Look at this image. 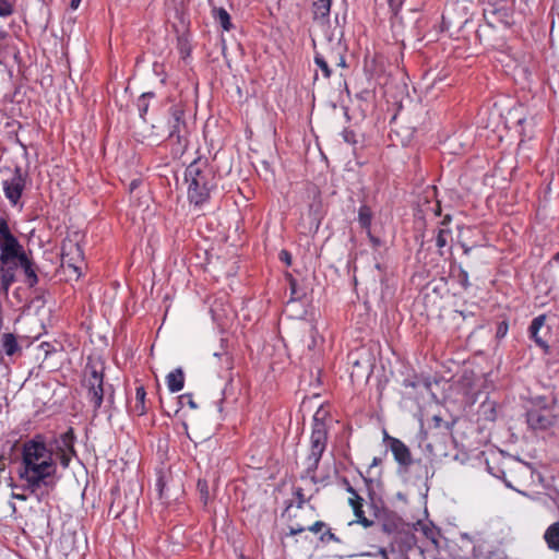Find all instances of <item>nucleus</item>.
I'll list each match as a JSON object with an SVG mask.
<instances>
[{"label":"nucleus","instance_id":"nucleus-44","mask_svg":"<svg viewBox=\"0 0 559 559\" xmlns=\"http://www.w3.org/2000/svg\"><path fill=\"white\" fill-rule=\"evenodd\" d=\"M305 531H306V528L304 526H296V527L292 526L289 533H290V535H297Z\"/></svg>","mask_w":559,"mask_h":559},{"label":"nucleus","instance_id":"nucleus-13","mask_svg":"<svg viewBox=\"0 0 559 559\" xmlns=\"http://www.w3.org/2000/svg\"><path fill=\"white\" fill-rule=\"evenodd\" d=\"M390 450L393 453L394 460L403 467H409L413 463V457L408 447L397 438L389 437Z\"/></svg>","mask_w":559,"mask_h":559},{"label":"nucleus","instance_id":"nucleus-48","mask_svg":"<svg viewBox=\"0 0 559 559\" xmlns=\"http://www.w3.org/2000/svg\"><path fill=\"white\" fill-rule=\"evenodd\" d=\"M450 221H451V216L448 214V215H445V216L443 217V219H442L441 224H442V225H447V224H449V223H450Z\"/></svg>","mask_w":559,"mask_h":559},{"label":"nucleus","instance_id":"nucleus-47","mask_svg":"<svg viewBox=\"0 0 559 559\" xmlns=\"http://www.w3.org/2000/svg\"><path fill=\"white\" fill-rule=\"evenodd\" d=\"M185 397L188 400V404H189L192 408H197V404H195V403H194V401L192 400V396H191V395H186Z\"/></svg>","mask_w":559,"mask_h":559},{"label":"nucleus","instance_id":"nucleus-39","mask_svg":"<svg viewBox=\"0 0 559 559\" xmlns=\"http://www.w3.org/2000/svg\"><path fill=\"white\" fill-rule=\"evenodd\" d=\"M295 495H296V498H297V507H298V508H301V507L304 506V503L306 502V499H305V496H304L302 489H301V488H298V489L295 491Z\"/></svg>","mask_w":559,"mask_h":559},{"label":"nucleus","instance_id":"nucleus-11","mask_svg":"<svg viewBox=\"0 0 559 559\" xmlns=\"http://www.w3.org/2000/svg\"><path fill=\"white\" fill-rule=\"evenodd\" d=\"M319 55L323 57L331 66L336 68H345L344 47L341 41L333 43L329 40L328 45L319 51Z\"/></svg>","mask_w":559,"mask_h":559},{"label":"nucleus","instance_id":"nucleus-49","mask_svg":"<svg viewBox=\"0 0 559 559\" xmlns=\"http://www.w3.org/2000/svg\"><path fill=\"white\" fill-rule=\"evenodd\" d=\"M462 248L465 254H468L471 252V247L466 246L465 243H462Z\"/></svg>","mask_w":559,"mask_h":559},{"label":"nucleus","instance_id":"nucleus-20","mask_svg":"<svg viewBox=\"0 0 559 559\" xmlns=\"http://www.w3.org/2000/svg\"><path fill=\"white\" fill-rule=\"evenodd\" d=\"M146 392L143 385L135 389V399L131 404V412L138 416H143L147 412L145 404Z\"/></svg>","mask_w":559,"mask_h":559},{"label":"nucleus","instance_id":"nucleus-40","mask_svg":"<svg viewBox=\"0 0 559 559\" xmlns=\"http://www.w3.org/2000/svg\"><path fill=\"white\" fill-rule=\"evenodd\" d=\"M320 539L322 542H328V540H335L337 542V537L335 536V534H333L331 531H326L324 534L321 535Z\"/></svg>","mask_w":559,"mask_h":559},{"label":"nucleus","instance_id":"nucleus-26","mask_svg":"<svg viewBox=\"0 0 559 559\" xmlns=\"http://www.w3.org/2000/svg\"><path fill=\"white\" fill-rule=\"evenodd\" d=\"M216 21L221 24V26L225 29V31H229L233 25H231V22H230V16L228 14V12L221 8L216 11Z\"/></svg>","mask_w":559,"mask_h":559},{"label":"nucleus","instance_id":"nucleus-54","mask_svg":"<svg viewBox=\"0 0 559 559\" xmlns=\"http://www.w3.org/2000/svg\"><path fill=\"white\" fill-rule=\"evenodd\" d=\"M380 460L374 459L372 465H377Z\"/></svg>","mask_w":559,"mask_h":559},{"label":"nucleus","instance_id":"nucleus-35","mask_svg":"<svg viewBox=\"0 0 559 559\" xmlns=\"http://www.w3.org/2000/svg\"><path fill=\"white\" fill-rule=\"evenodd\" d=\"M388 4L394 15H396L404 2V0H386Z\"/></svg>","mask_w":559,"mask_h":559},{"label":"nucleus","instance_id":"nucleus-2","mask_svg":"<svg viewBox=\"0 0 559 559\" xmlns=\"http://www.w3.org/2000/svg\"><path fill=\"white\" fill-rule=\"evenodd\" d=\"M188 183V198L195 205L204 203L215 187V175L206 162L194 160L185 173Z\"/></svg>","mask_w":559,"mask_h":559},{"label":"nucleus","instance_id":"nucleus-3","mask_svg":"<svg viewBox=\"0 0 559 559\" xmlns=\"http://www.w3.org/2000/svg\"><path fill=\"white\" fill-rule=\"evenodd\" d=\"M326 412L322 408H319L313 416V426L312 432L310 437V454L308 456V465L307 468L309 471H313L318 467V464L321 460V456L326 448L328 440V427L324 423V418L326 417Z\"/></svg>","mask_w":559,"mask_h":559},{"label":"nucleus","instance_id":"nucleus-12","mask_svg":"<svg viewBox=\"0 0 559 559\" xmlns=\"http://www.w3.org/2000/svg\"><path fill=\"white\" fill-rule=\"evenodd\" d=\"M25 186V180L22 176L21 169L16 168L12 178L3 182V190L5 197L13 203L16 204L22 195V191Z\"/></svg>","mask_w":559,"mask_h":559},{"label":"nucleus","instance_id":"nucleus-46","mask_svg":"<svg viewBox=\"0 0 559 559\" xmlns=\"http://www.w3.org/2000/svg\"><path fill=\"white\" fill-rule=\"evenodd\" d=\"M404 386H411V388H415L416 386V383L409 379H405L404 382H403Z\"/></svg>","mask_w":559,"mask_h":559},{"label":"nucleus","instance_id":"nucleus-25","mask_svg":"<svg viewBox=\"0 0 559 559\" xmlns=\"http://www.w3.org/2000/svg\"><path fill=\"white\" fill-rule=\"evenodd\" d=\"M362 506H364V502L361 503H357V504H353L350 506L353 508V511H354V514L356 516V522L361 524L364 527H370L373 525V521L367 519L365 516V512L362 510Z\"/></svg>","mask_w":559,"mask_h":559},{"label":"nucleus","instance_id":"nucleus-33","mask_svg":"<svg viewBox=\"0 0 559 559\" xmlns=\"http://www.w3.org/2000/svg\"><path fill=\"white\" fill-rule=\"evenodd\" d=\"M342 136L344 139V141L348 144H356L357 143V140H356V133L353 131V130H348V129H345L343 132H342Z\"/></svg>","mask_w":559,"mask_h":559},{"label":"nucleus","instance_id":"nucleus-18","mask_svg":"<svg viewBox=\"0 0 559 559\" xmlns=\"http://www.w3.org/2000/svg\"><path fill=\"white\" fill-rule=\"evenodd\" d=\"M21 352V347L17 340L12 333H4L1 336L0 353H4L8 356H13Z\"/></svg>","mask_w":559,"mask_h":559},{"label":"nucleus","instance_id":"nucleus-52","mask_svg":"<svg viewBox=\"0 0 559 559\" xmlns=\"http://www.w3.org/2000/svg\"><path fill=\"white\" fill-rule=\"evenodd\" d=\"M134 188H136V181H132L131 185H130V189L133 190Z\"/></svg>","mask_w":559,"mask_h":559},{"label":"nucleus","instance_id":"nucleus-14","mask_svg":"<svg viewBox=\"0 0 559 559\" xmlns=\"http://www.w3.org/2000/svg\"><path fill=\"white\" fill-rule=\"evenodd\" d=\"M407 525L395 512L385 511L381 515V530L386 534H400L406 530Z\"/></svg>","mask_w":559,"mask_h":559},{"label":"nucleus","instance_id":"nucleus-45","mask_svg":"<svg viewBox=\"0 0 559 559\" xmlns=\"http://www.w3.org/2000/svg\"><path fill=\"white\" fill-rule=\"evenodd\" d=\"M81 1H82V0H71V2H70V8H71L72 10H76V9L79 8V5H80Z\"/></svg>","mask_w":559,"mask_h":559},{"label":"nucleus","instance_id":"nucleus-43","mask_svg":"<svg viewBox=\"0 0 559 559\" xmlns=\"http://www.w3.org/2000/svg\"><path fill=\"white\" fill-rule=\"evenodd\" d=\"M343 483L345 485L346 491L350 495V497H353V495H355L357 491L350 486L346 478L343 479Z\"/></svg>","mask_w":559,"mask_h":559},{"label":"nucleus","instance_id":"nucleus-23","mask_svg":"<svg viewBox=\"0 0 559 559\" xmlns=\"http://www.w3.org/2000/svg\"><path fill=\"white\" fill-rule=\"evenodd\" d=\"M332 0H316L312 5L314 20H324L330 14Z\"/></svg>","mask_w":559,"mask_h":559},{"label":"nucleus","instance_id":"nucleus-42","mask_svg":"<svg viewBox=\"0 0 559 559\" xmlns=\"http://www.w3.org/2000/svg\"><path fill=\"white\" fill-rule=\"evenodd\" d=\"M367 234H368V237H369V239H370V241L372 242V245H373V247H374V248H377V247H379V246L381 245V240H380L378 237H374V236L371 234L370 229H369V230H367Z\"/></svg>","mask_w":559,"mask_h":559},{"label":"nucleus","instance_id":"nucleus-17","mask_svg":"<svg viewBox=\"0 0 559 559\" xmlns=\"http://www.w3.org/2000/svg\"><path fill=\"white\" fill-rule=\"evenodd\" d=\"M21 269L25 275V283L28 287H34L38 283V276L36 274V266L34 262L24 252Z\"/></svg>","mask_w":559,"mask_h":559},{"label":"nucleus","instance_id":"nucleus-38","mask_svg":"<svg viewBox=\"0 0 559 559\" xmlns=\"http://www.w3.org/2000/svg\"><path fill=\"white\" fill-rule=\"evenodd\" d=\"M280 260L284 262L287 265H290L292 263V255L287 250H282L280 252Z\"/></svg>","mask_w":559,"mask_h":559},{"label":"nucleus","instance_id":"nucleus-8","mask_svg":"<svg viewBox=\"0 0 559 559\" xmlns=\"http://www.w3.org/2000/svg\"><path fill=\"white\" fill-rule=\"evenodd\" d=\"M15 252H24V248L12 234L8 221L0 217V254L5 261L8 258L15 255Z\"/></svg>","mask_w":559,"mask_h":559},{"label":"nucleus","instance_id":"nucleus-6","mask_svg":"<svg viewBox=\"0 0 559 559\" xmlns=\"http://www.w3.org/2000/svg\"><path fill=\"white\" fill-rule=\"evenodd\" d=\"M182 116L183 111L181 109L171 108L170 117L167 122L162 123V126H166V130L159 134L169 140H175L180 150L185 148L187 145V124Z\"/></svg>","mask_w":559,"mask_h":559},{"label":"nucleus","instance_id":"nucleus-55","mask_svg":"<svg viewBox=\"0 0 559 559\" xmlns=\"http://www.w3.org/2000/svg\"><path fill=\"white\" fill-rule=\"evenodd\" d=\"M556 259H557V260L559 259V252L556 254Z\"/></svg>","mask_w":559,"mask_h":559},{"label":"nucleus","instance_id":"nucleus-5","mask_svg":"<svg viewBox=\"0 0 559 559\" xmlns=\"http://www.w3.org/2000/svg\"><path fill=\"white\" fill-rule=\"evenodd\" d=\"M104 367L100 362L88 361L85 371L83 385L87 389V397L94 409L102 406L104 400Z\"/></svg>","mask_w":559,"mask_h":559},{"label":"nucleus","instance_id":"nucleus-1","mask_svg":"<svg viewBox=\"0 0 559 559\" xmlns=\"http://www.w3.org/2000/svg\"><path fill=\"white\" fill-rule=\"evenodd\" d=\"M57 463L55 449L47 448L41 436H35L23 444L22 464L19 471L24 488L35 493L40 488L56 486Z\"/></svg>","mask_w":559,"mask_h":559},{"label":"nucleus","instance_id":"nucleus-36","mask_svg":"<svg viewBox=\"0 0 559 559\" xmlns=\"http://www.w3.org/2000/svg\"><path fill=\"white\" fill-rule=\"evenodd\" d=\"M290 294L292 299H301V297L304 296L302 294H299L297 289V283L295 280H290Z\"/></svg>","mask_w":559,"mask_h":559},{"label":"nucleus","instance_id":"nucleus-29","mask_svg":"<svg viewBox=\"0 0 559 559\" xmlns=\"http://www.w3.org/2000/svg\"><path fill=\"white\" fill-rule=\"evenodd\" d=\"M153 96H154L153 93H144L139 98V100H138V108H139L140 115L142 117L147 112V109H148V103H147L146 98L147 97H153Z\"/></svg>","mask_w":559,"mask_h":559},{"label":"nucleus","instance_id":"nucleus-21","mask_svg":"<svg viewBox=\"0 0 559 559\" xmlns=\"http://www.w3.org/2000/svg\"><path fill=\"white\" fill-rule=\"evenodd\" d=\"M167 386L170 392H179L182 390L185 384V376L181 368H177L170 373H168L167 378Z\"/></svg>","mask_w":559,"mask_h":559},{"label":"nucleus","instance_id":"nucleus-41","mask_svg":"<svg viewBox=\"0 0 559 559\" xmlns=\"http://www.w3.org/2000/svg\"><path fill=\"white\" fill-rule=\"evenodd\" d=\"M361 502H364V498H361V497L358 495V492H356L355 495H353V497H349V499H348V503H349L350 506H353V504H357V503H361Z\"/></svg>","mask_w":559,"mask_h":559},{"label":"nucleus","instance_id":"nucleus-15","mask_svg":"<svg viewBox=\"0 0 559 559\" xmlns=\"http://www.w3.org/2000/svg\"><path fill=\"white\" fill-rule=\"evenodd\" d=\"M508 15V9L504 5L488 4L484 8V17L492 27L498 23H507Z\"/></svg>","mask_w":559,"mask_h":559},{"label":"nucleus","instance_id":"nucleus-53","mask_svg":"<svg viewBox=\"0 0 559 559\" xmlns=\"http://www.w3.org/2000/svg\"><path fill=\"white\" fill-rule=\"evenodd\" d=\"M14 497H15L16 499H20V500H25V499H26V497H25V496H20V495H15Z\"/></svg>","mask_w":559,"mask_h":559},{"label":"nucleus","instance_id":"nucleus-28","mask_svg":"<svg viewBox=\"0 0 559 559\" xmlns=\"http://www.w3.org/2000/svg\"><path fill=\"white\" fill-rule=\"evenodd\" d=\"M14 12V0H0V16L8 17Z\"/></svg>","mask_w":559,"mask_h":559},{"label":"nucleus","instance_id":"nucleus-31","mask_svg":"<svg viewBox=\"0 0 559 559\" xmlns=\"http://www.w3.org/2000/svg\"><path fill=\"white\" fill-rule=\"evenodd\" d=\"M198 489H199L201 499L204 501V503H206L209 500V486H207L206 480L199 479Z\"/></svg>","mask_w":559,"mask_h":559},{"label":"nucleus","instance_id":"nucleus-50","mask_svg":"<svg viewBox=\"0 0 559 559\" xmlns=\"http://www.w3.org/2000/svg\"><path fill=\"white\" fill-rule=\"evenodd\" d=\"M433 420L436 421V426H439V424L442 421L439 416H433Z\"/></svg>","mask_w":559,"mask_h":559},{"label":"nucleus","instance_id":"nucleus-22","mask_svg":"<svg viewBox=\"0 0 559 559\" xmlns=\"http://www.w3.org/2000/svg\"><path fill=\"white\" fill-rule=\"evenodd\" d=\"M544 539L549 549L559 551V522L551 524L544 534Z\"/></svg>","mask_w":559,"mask_h":559},{"label":"nucleus","instance_id":"nucleus-4","mask_svg":"<svg viewBox=\"0 0 559 559\" xmlns=\"http://www.w3.org/2000/svg\"><path fill=\"white\" fill-rule=\"evenodd\" d=\"M526 421L534 431L548 430L557 423V415L550 407L546 397H536L526 412Z\"/></svg>","mask_w":559,"mask_h":559},{"label":"nucleus","instance_id":"nucleus-16","mask_svg":"<svg viewBox=\"0 0 559 559\" xmlns=\"http://www.w3.org/2000/svg\"><path fill=\"white\" fill-rule=\"evenodd\" d=\"M127 497L122 498L120 495L116 496L110 504L109 514L114 515V518H133L134 515V502L131 501V506H127L123 500Z\"/></svg>","mask_w":559,"mask_h":559},{"label":"nucleus","instance_id":"nucleus-27","mask_svg":"<svg viewBox=\"0 0 559 559\" xmlns=\"http://www.w3.org/2000/svg\"><path fill=\"white\" fill-rule=\"evenodd\" d=\"M314 62L323 72L324 78L329 79L332 73L331 64L319 55V51L316 52Z\"/></svg>","mask_w":559,"mask_h":559},{"label":"nucleus","instance_id":"nucleus-7","mask_svg":"<svg viewBox=\"0 0 559 559\" xmlns=\"http://www.w3.org/2000/svg\"><path fill=\"white\" fill-rule=\"evenodd\" d=\"M24 252H15V255L4 261L0 254V292L8 295L11 285L15 282V271L21 267Z\"/></svg>","mask_w":559,"mask_h":559},{"label":"nucleus","instance_id":"nucleus-37","mask_svg":"<svg viewBox=\"0 0 559 559\" xmlns=\"http://www.w3.org/2000/svg\"><path fill=\"white\" fill-rule=\"evenodd\" d=\"M325 527V523L322 521H317L314 524L308 527V530L312 533H319Z\"/></svg>","mask_w":559,"mask_h":559},{"label":"nucleus","instance_id":"nucleus-24","mask_svg":"<svg viewBox=\"0 0 559 559\" xmlns=\"http://www.w3.org/2000/svg\"><path fill=\"white\" fill-rule=\"evenodd\" d=\"M373 213L367 204H362L358 210V222L361 228L369 230L372 222Z\"/></svg>","mask_w":559,"mask_h":559},{"label":"nucleus","instance_id":"nucleus-10","mask_svg":"<svg viewBox=\"0 0 559 559\" xmlns=\"http://www.w3.org/2000/svg\"><path fill=\"white\" fill-rule=\"evenodd\" d=\"M74 432L72 428L61 435L60 440H56L55 459H59L63 467H68L71 456L75 453L74 447Z\"/></svg>","mask_w":559,"mask_h":559},{"label":"nucleus","instance_id":"nucleus-30","mask_svg":"<svg viewBox=\"0 0 559 559\" xmlns=\"http://www.w3.org/2000/svg\"><path fill=\"white\" fill-rule=\"evenodd\" d=\"M450 235V230L440 228L437 234L436 243L439 248H443L448 243V236Z\"/></svg>","mask_w":559,"mask_h":559},{"label":"nucleus","instance_id":"nucleus-19","mask_svg":"<svg viewBox=\"0 0 559 559\" xmlns=\"http://www.w3.org/2000/svg\"><path fill=\"white\" fill-rule=\"evenodd\" d=\"M546 321V317L544 314L538 316L533 319L531 325H530V334L531 337L536 342L538 346L542 348H547V342L543 340V337L539 336V331L542 328H544Z\"/></svg>","mask_w":559,"mask_h":559},{"label":"nucleus","instance_id":"nucleus-51","mask_svg":"<svg viewBox=\"0 0 559 559\" xmlns=\"http://www.w3.org/2000/svg\"><path fill=\"white\" fill-rule=\"evenodd\" d=\"M426 449H427V451H429L431 454H433V450H432V445H431V443H427V444H426Z\"/></svg>","mask_w":559,"mask_h":559},{"label":"nucleus","instance_id":"nucleus-34","mask_svg":"<svg viewBox=\"0 0 559 559\" xmlns=\"http://www.w3.org/2000/svg\"><path fill=\"white\" fill-rule=\"evenodd\" d=\"M38 349L44 354L45 358L52 352H56L55 346L48 342L40 343Z\"/></svg>","mask_w":559,"mask_h":559},{"label":"nucleus","instance_id":"nucleus-9","mask_svg":"<svg viewBox=\"0 0 559 559\" xmlns=\"http://www.w3.org/2000/svg\"><path fill=\"white\" fill-rule=\"evenodd\" d=\"M84 264L83 251L79 243L69 241L62 245L61 265L72 269L79 277Z\"/></svg>","mask_w":559,"mask_h":559},{"label":"nucleus","instance_id":"nucleus-32","mask_svg":"<svg viewBox=\"0 0 559 559\" xmlns=\"http://www.w3.org/2000/svg\"><path fill=\"white\" fill-rule=\"evenodd\" d=\"M457 281L461 284V286L465 289H467L471 286L468 281V273L462 267L459 269Z\"/></svg>","mask_w":559,"mask_h":559}]
</instances>
